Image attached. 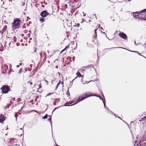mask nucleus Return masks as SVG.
<instances>
[{
  "label": "nucleus",
  "mask_w": 146,
  "mask_h": 146,
  "mask_svg": "<svg viewBox=\"0 0 146 146\" xmlns=\"http://www.w3.org/2000/svg\"><path fill=\"white\" fill-rule=\"evenodd\" d=\"M21 21L19 18H15L12 23V29L15 30L19 29L20 27Z\"/></svg>",
  "instance_id": "nucleus-1"
},
{
  "label": "nucleus",
  "mask_w": 146,
  "mask_h": 146,
  "mask_svg": "<svg viewBox=\"0 0 146 146\" xmlns=\"http://www.w3.org/2000/svg\"><path fill=\"white\" fill-rule=\"evenodd\" d=\"M90 96V94H88L87 93L84 94L82 95V96L79 97L78 98L77 101H76L75 103L72 104V105H74Z\"/></svg>",
  "instance_id": "nucleus-2"
},
{
  "label": "nucleus",
  "mask_w": 146,
  "mask_h": 146,
  "mask_svg": "<svg viewBox=\"0 0 146 146\" xmlns=\"http://www.w3.org/2000/svg\"><path fill=\"white\" fill-rule=\"evenodd\" d=\"M1 89L4 94L7 93L10 90V87L7 85H3Z\"/></svg>",
  "instance_id": "nucleus-3"
},
{
  "label": "nucleus",
  "mask_w": 146,
  "mask_h": 146,
  "mask_svg": "<svg viewBox=\"0 0 146 146\" xmlns=\"http://www.w3.org/2000/svg\"><path fill=\"white\" fill-rule=\"evenodd\" d=\"M146 12V9H143L140 11H137L133 13V15L134 17L135 18H138V19H140V13Z\"/></svg>",
  "instance_id": "nucleus-4"
},
{
  "label": "nucleus",
  "mask_w": 146,
  "mask_h": 146,
  "mask_svg": "<svg viewBox=\"0 0 146 146\" xmlns=\"http://www.w3.org/2000/svg\"><path fill=\"white\" fill-rule=\"evenodd\" d=\"M49 15L50 13L46 10L42 11L40 13V16L42 17H46Z\"/></svg>",
  "instance_id": "nucleus-5"
},
{
  "label": "nucleus",
  "mask_w": 146,
  "mask_h": 146,
  "mask_svg": "<svg viewBox=\"0 0 146 146\" xmlns=\"http://www.w3.org/2000/svg\"><path fill=\"white\" fill-rule=\"evenodd\" d=\"M119 36L125 40H127V35L123 32H120L119 34Z\"/></svg>",
  "instance_id": "nucleus-6"
},
{
  "label": "nucleus",
  "mask_w": 146,
  "mask_h": 146,
  "mask_svg": "<svg viewBox=\"0 0 146 146\" xmlns=\"http://www.w3.org/2000/svg\"><path fill=\"white\" fill-rule=\"evenodd\" d=\"M140 19H141V20H146V12L145 13H140Z\"/></svg>",
  "instance_id": "nucleus-7"
},
{
  "label": "nucleus",
  "mask_w": 146,
  "mask_h": 146,
  "mask_svg": "<svg viewBox=\"0 0 146 146\" xmlns=\"http://www.w3.org/2000/svg\"><path fill=\"white\" fill-rule=\"evenodd\" d=\"M6 117L3 114H1L0 115V123H3V121L5 119Z\"/></svg>",
  "instance_id": "nucleus-8"
},
{
  "label": "nucleus",
  "mask_w": 146,
  "mask_h": 146,
  "mask_svg": "<svg viewBox=\"0 0 146 146\" xmlns=\"http://www.w3.org/2000/svg\"><path fill=\"white\" fill-rule=\"evenodd\" d=\"M7 28V26L5 25L3 27L2 30V34H3L4 32L6 31Z\"/></svg>",
  "instance_id": "nucleus-9"
},
{
  "label": "nucleus",
  "mask_w": 146,
  "mask_h": 146,
  "mask_svg": "<svg viewBox=\"0 0 146 146\" xmlns=\"http://www.w3.org/2000/svg\"><path fill=\"white\" fill-rule=\"evenodd\" d=\"M86 68H88V69L90 68H94V69L96 70V69L94 68V66L92 64L88 65L87 66H86Z\"/></svg>",
  "instance_id": "nucleus-10"
},
{
  "label": "nucleus",
  "mask_w": 146,
  "mask_h": 146,
  "mask_svg": "<svg viewBox=\"0 0 146 146\" xmlns=\"http://www.w3.org/2000/svg\"><path fill=\"white\" fill-rule=\"evenodd\" d=\"M76 75L78 77H83V75H82L78 71L76 73Z\"/></svg>",
  "instance_id": "nucleus-11"
},
{
  "label": "nucleus",
  "mask_w": 146,
  "mask_h": 146,
  "mask_svg": "<svg viewBox=\"0 0 146 146\" xmlns=\"http://www.w3.org/2000/svg\"><path fill=\"white\" fill-rule=\"evenodd\" d=\"M14 138H11L10 139L9 141V144H11L12 143H14L13 142L14 141H13Z\"/></svg>",
  "instance_id": "nucleus-12"
},
{
  "label": "nucleus",
  "mask_w": 146,
  "mask_h": 146,
  "mask_svg": "<svg viewBox=\"0 0 146 146\" xmlns=\"http://www.w3.org/2000/svg\"><path fill=\"white\" fill-rule=\"evenodd\" d=\"M72 104V102H71L70 103H69L68 102H67L65 104L64 106H71Z\"/></svg>",
  "instance_id": "nucleus-13"
},
{
  "label": "nucleus",
  "mask_w": 146,
  "mask_h": 146,
  "mask_svg": "<svg viewBox=\"0 0 146 146\" xmlns=\"http://www.w3.org/2000/svg\"><path fill=\"white\" fill-rule=\"evenodd\" d=\"M127 50H128L131 52H137V53H138V54H139L141 56H143H143V55H140L138 53V52L137 51H132V50H128V49H127ZM144 57H145L144 56Z\"/></svg>",
  "instance_id": "nucleus-14"
},
{
  "label": "nucleus",
  "mask_w": 146,
  "mask_h": 146,
  "mask_svg": "<svg viewBox=\"0 0 146 146\" xmlns=\"http://www.w3.org/2000/svg\"><path fill=\"white\" fill-rule=\"evenodd\" d=\"M42 53H43V52L42 51V52L41 53H40V56L41 57V58H42ZM43 54H44L45 55V57L46 56V54L45 53V52H43Z\"/></svg>",
  "instance_id": "nucleus-15"
},
{
  "label": "nucleus",
  "mask_w": 146,
  "mask_h": 146,
  "mask_svg": "<svg viewBox=\"0 0 146 146\" xmlns=\"http://www.w3.org/2000/svg\"><path fill=\"white\" fill-rule=\"evenodd\" d=\"M18 114H21V113H19V112H18L17 113H15V117H16V120L17 119V117L18 116Z\"/></svg>",
  "instance_id": "nucleus-16"
},
{
  "label": "nucleus",
  "mask_w": 146,
  "mask_h": 146,
  "mask_svg": "<svg viewBox=\"0 0 146 146\" xmlns=\"http://www.w3.org/2000/svg\"><path fill=\"white\" fill-rule=\"evenodd\" d=\"M74 79H73L72 81H70V84H69V86L70 88L72 86L73 83V81Z\"/></svg>",
  "instance_id": "nucleus-17"
},
{
  "label": "nucleus",
  "mask_w": 146,
  "mask_h": 146,
  "mask_svg": "<svg viewBox=\"0 0 146 146\" xmlns=\"http://www.w3.org/2000/svg\"><path fill=\"white\" fill-rule=\"evenodd\" d=\"M40 21H41L42 22H43L44 21V19L43 18H42V17L40 18Z\"/></svg>",
  "instance_id": "nucleus-18"
},
{
  "label": "nucleus",
  "mask_w": 146,
  "mask_h": 146,
  "mask_svg": "<svg viewBox=\"0 0 146 146\" xmlns=\"http://www.w3.org/2000/svg\"><path fill=\"white\" fill-rule=\"evenodd\" d=\"M48 117V115L47 114H46L43 117L42 119H45L47 118Z\"/></svg>",
  "instance_id": "nucleus-19"
},
{
  "label": "nucleus",
  "mask_w": 146,
  "mask_h": 146,
  "mask_svg": "<svg viewBox=\"0 0 146 146\" xmlns=\"http://www.w3.org/2000/svg\"><path fill=\"white\" fill-rule=\"evenodd\" d=\"M86 67H85V66H83V67H82L81 68V70H82V71H85V70L84 69V68H86Z\"/></svg>",
  "instance_id": "nucleus-20"
},
{
  "label": "nucleus",
  "mask_w": 146,
  "mask_h": 146,
  "mask_svg": "<svg viewBox=\"0 0 146 146\" xmlns=\"http://www.w3.org/2000/svg\"><path fill=\"white\" fill-rule=\"evenodd\" d=\"M60 84V81L57 84V85L56 86V89H55V90H56L57 89V88L58 87V86Z\"/></svg>",
  "instance_id": "nucleus-21"
},
{
  "label": "nucleus",
  "mask_w": 146,
  "mask_h": 146,
  "mask_svg": "<svg viewBox=\"0 0 146 146\" xmlns=\"http://www.w3.org/2000/svg\"><path fill=\"white\" fill-rule=\"evenodd\" d=\"M81 81L82 82V84H84L85 83H86V82H86L84 81H83V78H82L81 79Z\"/></svg>",
  "instance_id": "nucleus-22"
},
{
  "label": "nucleus",
  "mask_w": 146,
  "mask_h": 146,
  "mask_svg": "<svg viewBox=\"0 0 146 146\" xmlns=\"http://www.w3.org/2000/svg\"><path fill=\"white\" fill-rule=\"evenodd\" d=\"M97 30H98V29H96L94 30V33H95V35L96 36H96H97L96 31Z\"/></svg>",
  "instance_id": "nucleus-23"
},
{
  "label": "nucleus",
  "mask_w": 146,
  "mask_h": 146,
  "mask_svg": "<svg viewBox=\"0 0 146 146\" xmlns=\"http://www.w3.org/2000/svg\"><path fill=\"white\" fill-rule=\"evenodd\" d=\"M102 102L104 104V106L106 105V101H105V99H104V100H102Z\"/></svg>",
  "instance_id": "nucleus-24"
},
{
  "label": "nucleus",
  "mask_w": 146,
  "mask_h": 146,
  "mask_svg": "<svg viewBox=\"0 0 146 146\" xmlns=\"http://www.w3.org/2000/svg\"><path fill=\"white\" fill-rule=\"evenodd\" d=\"M48 121H50V123H51V125L52 126V124H51V117H50V118H49L48 119Z\"/></svg>",
  "instance_id": "nucleus-25"
},
{
  "label": "nucleus",
  "mask_w": 146,
  "mask_h": 146,
  "mask_svg": "<svg viewBox=\"0 0 146 146\" xmlns=\"http://www.w3.org/2000/svg\"><path fill=\"white\" fill-rule=\"evenodd\" d=\"M69 48V47L68 46V45L67 46H66L65 47L64 49V50H65L66 49H67V48Z\"/></svg>",
  "instance_id": "nucleus-26"
},
{
  "label": "nucleus",
  "mask_w": 146,
  "mask_h": 146,
  "mask_svg": "<svg viewBox=\"0 0 146 146\" xmlns=\"http://www.w3.org/2000/svg\"><path fill=\"white\" fill-rule=\"evenodd\" d=\"M13 42L11 41L10 42V43L9 44V45H13Z\"/></svg>",
  "instance_id": "nucleus-27"
},
{
  "label": "nucleus",
  "mask_w": 146,
  "mask_h": 146,
  "mask_svg": "<svg viewBox=\"0 0 146 146\" xmlns=\"http://www.w3.org/2000/svg\"><path fill=\"white\" fill-rule=\"evenodd\" d=\"M14 38V41L15 42H16V37L15 36H14V38Z\"/></svg>",
  "instance_id": "nucleus-28"
},
{
  "label": "nucleus",
  "mask_w": 146,
  "mask_h": 146,
  "mask_svg": "<svg viewBox=\"0 0 146 146\" xmlns=\"http://www.w3.org/2000/svg\"><path fill=\"white\" fill-rule=\"evenodd\" d=\"M123 48V49H125V48H123L122 47H115L112 48Z\"/></svg>",
  "instance_id": "nucleus-29"
},
{
  "label": "nucleus",
  "mask_w": 146,
  "mask_h": 146,
  "mask_svg": "<svg viewBox=\"0 0 146 146\" xmlns=\"http://www.w3.org/2000/svg\"><path fill=\"white\" fill-rule=\"evenodd\" d=\"M136 143H137V142L136 141H135V144H134V146H135L136 145V146H139V145L138 144H137L136 145Z\"/></svg>",
  "instance_id": "nucleus-30"
},
{
  "label": "nucleus",
  "mask_w": 146,
  "mask_h": 146,
  "mask_svg": "<svg viewBox=\"0 0 146 146\" xmlns=\"http://www.w3.org/2000/svg\"><path fill=\"white\" fill-rule=\"evenodd\" d=\"M29 82H30V85H32L33 84V83L31 82H30V81H28V83H29Z\"/></svg>",
  "instance_id": "nucleus-31"
},
{
  "label": "nucleus",
  "mask_w": 146,
  "mask_h": 146,
  "mask_svg": "<svg viewBox=\"0 0 146 146\" xmlns=\"http://www.w3.org/2000/svg\"><path fill=\"white\" fill-rule=\"evenodd\" d=\"M37 49L36 48H34V51L35 52H36V51Z\"/></svg>",
  "instance_id": "nucleus-32"
},
{
  "label": "nucleus",
  "mask_w": 146,
  "mask_h": 146,
  "mask_svg": "<svg viewBox=\"0 0 146 146\" xmlns=\"http://www.w3.org/2000/svg\"><path fill=\"white\" fill-rule=\"evenodd\" d=\"M53 94V93H50V94H47V95H46V96H50V95L51 94Z\"/></svg>",
  "instance_id": "nucleus-33"
},
{
  "label": "nucleus",
  "mask_w": 146,
  "mask_h": 146,
  "mask_svg": "<svg viewBox=\"0 0 146 146\" xmlns=\"http://www.w3.org/2000/svg\"><path fill=\"white\" fill-rule=\"evenodd\" d=\"M106 108L107 109V110H109V111H110L111 113H113V112H112V111H111L110 110H109V109L108 108Z\"/></svg>",
  "instance_id": "nucleus-34"
},
{
  "label": "nucleus",
  "mask_w": 146,
  "mask_h": 146,
  "mask_svg": "<svg viewBox=\"0 0 146 146\" xmlns=\"http://www.w3.org/2000/svg\"><path fill=\"white\" fill-rule=\"evenodd\" d=\"M22 72V70L20 69L19 71V73H20Z\"/></svg>",
  "instance_id": "nucleus-35"
},
{
  "label": "nucleus",
  "mask_w": 146,
  "mask_h": 146,
  "mask_svg": "<svg viewBox=\"0 0 146 146\" xmlns=\"http://www.w3.org/2000/svg\"><path fill=\"white\" fill-rule=\"evenodd\" d=\"M82 13L84 14V15H84V16H86V14L84 12H82Z\"/></svg>",
  "instance_id": "nucleus-36"
},
{
  "label": "nucleus",
  "mask_w": 146,
  "mask_h": 146,
  "mask_svg": "<svg viewBox=\"0 0 146 146\" xmlns=\"http://www.w3.org/2000/svg\"><path fill=\"white\" fill-rule=\"evenodd\" d=\"M79 25H80V24L79 23H78L77 24L76 26L77 27H79Z\"/></svg>",
  "instance_id": "nucleus-37"
},
{
  "label": "nucleus",
  "mask_w": 146,
  "mask_h": 146,
  "mask_svg": "<svg viewBox=\"0 0 146 146\" xmlns=\"http://www.w3.org/2000/svg\"><path fill=\"white\" fill-rule=\"evenodd\" d=\"M39 88H41L42 86H41V85L40 84H39Z\"/></svg>",
  "instance_id": "nucleus-38"
},
{
  "label": "nucleus",
  "mask_w": 146,
  "mask_h": 146,
  "mask_svg": "<svg viewBox=\"0 0 146 146\" xmlns=\"http://www.w3.org/2000/svg\"><path fill=\"white\" fill-rule=\"evenodd\" d=\"M61 83V84H63V81H61V82H60V84Z\"/></svg>",
  "instance_id": "nucleus-39"
},
{
  "label": "nucleus",
  "mask_w": 146,
  "mask_h": 146,
  "mask_svg": "<svg viewBox=\"0 0 146 146\" xmlns=\"http://www.w3.org/2000/svg\"><path fill=\"white\" fill-rule=\"evenodd\" d=\"M45 81L46 82V83L47 84H48V82L46 80H45Z\"/></svg>",
  "instance_id": "nucleus-40"
},
{
  "label": "nucleus",
  "mask_w": 146,
  "mask_h": 146,
  "mask_svg": "<svg viewBox=\"0 0 146 146\" xmlns=\"http://www.w3.org/2000/svg\"><path fill=\"white\" fill-rule=\"evenodd\" d=\"M64 49H63V50H62L61 52V53L62 52L64 51Z\"/></svg>",
  "instance_id": "nucleus-41"
},
{
  "label": "nucleus",
  "mask_w": 146,
  "mask_h": 146,
  "mask_svg": "<svg viewBox=\"0 0 146 146\" xmlns=\"http://www.w3.org/2000/svg\"><path fill=\"white\" fill-rule=\"evenodd\" d=\"M19 44L17 43V46H19Z\"/></svg>",
  "instance_id": "nucleus-42"
},
{
  "label": "nucleus",
  "mask_w": 146,
  "mask_h": 146,
  "mask_svg": "<svg viewBox=\"0 0 146 146\" xmlns=\"http://www.w3.org/2000/svg\"><path fill=\"white\" fill-rule=\"evenodd\" d=\"M117 117H118V118H120V119H121V120H123V121L122 119H121L119 116H117Z\"/></svg>",
  "instance_id": "nucleus-43"
},
{
  "label": "nucleus",
  "mask_w": 146,
  "mask_h": 146,
  "mask_svg": "<svg viewBox=\"0 0 146 146\" xmlns=\"http://www.w3.org/2000/svg\"><path fill=\"white\" fill-rule=\"evenodd\" d=\"M56 108H55L54 109V110H53V112L56 110Z\"/></svg>",
  "instance_id": "nucleus-44"
},
{
  "label": "nucleus",
  "mask_w": 146,
  "mask_h": 146,
  "mask_svg": "<svg viewBox=\"0 0 146 146\" xmlns=\"http://www.w3.org/2000/svg\"><path fill=\"white\" fill-rule=\"evenodd\" d=\"M91 81H89V82H88L87 81H86V82H86V83H88L89 82H90Z\"/></svg>",
  "instance_id": "nucleus-45"
},
{
  "label": "nucleus",
  "mask_w": 146,
  "mask_h": 146,
  "mask_svg": "<svg viewBox=\"0 0 146 146\" xmlns=\"http://www.w3.org/2000/svg\"><path fill=\"white\" fill-rule=\"evenodd\" d=\"M104 108H107V107L106 106V105L104 106Z\"/></svg>",
  "instance_id": "nucleus-46"
},
{
  "label": "nucleus",
  "mask_w": 146,
  "mask_h": 146,
  "mask_svg": "<svg viewBox=\"0 0 146 146\" xmlns=\"http://www.w3.org/2000/svg\"><path fill=\"white\" fill-rule=\"evenodd\" d=\"M69 103H70L71 102H72V103H73V102H72V101H70L69 102H68Z\"/></svg>",
  "instance_id": "nucleus-47"
},
{
  "label": "nucleus",
  "mask_w": 146,
  "mask_h": 146,
  "mask_svg": "<svg viewBox=\"0 0 146 146\" xmlns=\"http://www.w3.org/2000/svg\"><path fill=\"white\" fill-rule=\"evenodd\" d=\"M100 100H103L102 99V98H101V97H100Z\"/></svg>",
  "instance_id": "nucleus-48"
},
{
  "label": "nucleus",
  "mask_w": 146,
  "mask_h": 146,
  "mask_svg": "<svg viewBox=\"0 0 146 146\" xmlns=\"http://www.w3.org/2000/svg\"><path fill=\"white\" fill-rule=\"evenodd\" d=\"M55 67L56 68H58V66H56Z\"/></svg>",
  "instance_id": "nucleus-49"
},
{
  "label": "nucleus",
  "mask_w": 146,
  "mask_h": 146,
  "mask_svg": "<svg viewBox=\"0 0 146 146\" xmlns=\"http://www.w3.org/2000/svg\"><path fill=\"white\" fill-rule=\"evenodd\" d=\"M113 114L115 116V117H116V115L115 113H113Z\"/></svg>",
  "instance_id": "nucleus-50"
},
{
  "label": "nucleus",
  "mask_w": 146,
  "mask_h": 146,
  "mask_svg": "<svg viewBox=\"0 0 146 146\" xmlns=\"http://www.w3.org/2000/svg\"><path fill=\"white\" fill-rule=\"evenodd\" d=\"M19 65H22V63H19Z\"/></svg>",
  "instance_id": "nucleus-51"
},
{
  "label": "nucleus",
  "mask_w": 146,
  "mask_h": 146,
  "mask_svg": "<svg viewBox=\"0 0 146 146\" xmlns=\"http://www.w3.org/2000/svg\"><path fill=\"white\" fill-rule=\"evenodd\" d=\"M48 62L49 63H50V62L48 60Z\"/></svg>",
  "instance_id": "nucleus-52"
},
{
  "label": "nucleus",
  "mask_w": 146,
  "mask_h": 146,
  "mask_svg": "<svg viewBox=\"0 0 146 146\" xmlns=\"http://www.w3.org/2000/svg\"><path fill=\"white\" fill-rule=\"evenodd\" d=\"M17 67H19V65H18L17 66Z\"/></svg>",
  "instance_id": "nucleus-53"
},
{
  "label": "nucleus",
  "mask_w": 146,
  "mask_h": 146,
  "mask_svg": "<svg viewBox=\"0 0 146 146\" xmlns=\"http://www.w3.org/2000/svg\"><path fill=\"white\" fill-rule=\"evenodd\" d=\"M106 36V37L107 38H108L109 40H110V39H109V38L108 37Z\"/></svg>",
  "instance_id": "nucleus-54"
},
{
  "label": "nucleus",
  "mask_w": 146,
  "mask_h": 146,
  "mask_svg": "<svg viewBox=\"0 0 146 146\" xmlns=\"http://www.w3.org/2000/svg\"><path fill=\"white\" fill-rule=\"evenodd\" d=\"M102 33H103L105 34V32H103L102 31Z\"/></svg>",
  "instance_id": "nucleus-55"
},
{
  "label": "nucleus",
  "mask_w": 146,
  "mask_h": 146,
  "mask_svg": "<svg viewBox=\"0 0 146 146\" xmlns=\"http://www.w3.org/2000/svg\"><path fill=\"white\" fill-rule=\"evenodd\" d=\"M20 129L21 130H22V129H23L22 128H20Z\"/></svg>",
  "instance_id": "nucleus-56"
},
{
  "label": "nucleus",
  "mask_w": 146,
  "mask_h": 146,
  "mask_svg": "<svg viewBox=\"0 0 146 146\" xmlns=\"http://www.w3.org/2000/svg\"><path fill=\"white\" fill-rule=\"evenodd\" d=\"M100 29H102V27H101L100 28Z\"/></svg>",
  "instance_id": "nucleus-57"
},
{
  "label": "nucleus",
  "mask_w": 146,
  "mask_h": 146,
  "mask_svg": "<svg viewBox=\"0 0 146 146\" xmlns=\"http://www.w3.org/2000/svg\"><path fill=\"white\" fill-rule=\"evenodd\" d=\"M9 47H10V46H9L8 47V50H9Z\"/></svg>",
  "instance_id": "nucleus-58"
},
{
  "label": "nucleus",
  "mask_w": 146,
  "mask_h": 146,
  "mask_svg": "<svg viewBox=\"0 0 146 146\" xmlns=\"http://www.w3.org/2000/svg\"><path fill=\"white\" fill-rule=\"evenodd\" d=\"M133 122H133V121H131V123H133Z\"/></svg>",
  "instance_id": "nucleus-59"
},
{
  "label": "nucleus",
  "mask_w": 146,
  "mask_h": 146,
  "mask_svg": "<svg viewBox=\"0 0 146 146\" xmlns=\"http://www.w3.org/2000/svg\"><path fill=\"white\" fill-rule=\"evenodd\" d=\"M134 43H135V44H136V42H135H135H134Z\"/></svg>",
  "instance_id": "nucleus-60"
},
{
  "label": "nucleus",
  "mask_w": 146,
  "mask_h": 146,
  "mask_svg": "<svg viewBox=\"0 0 146 146\" xmlns=\"http://www.w3.org/2000/svg\"><path fill=\"white\" fill-rule=\"evenodd\" d=\"M131 0H128V1H131Z\"/></svg>",
  "instance_id": "nucleus-61"
},
{
  "label": "nucleus",
  "mask_w": 146,
  "mask_h": 146,
  "mask_svg": "<svg viewBox=\"0 0 146 146\" xmlns=\"http://www.w3.org/2000/svg\"><path fill=\"white\" fill-rule=\"evenodd\" d=\"M23 108V107H22V108H21V110L22 109V108Z\"/></svg>",
  "instance_id": "nucleus-62"
},
{
  "label": "nucleus",
  "mask_w": 146,
  "mask_h": 146,
  "mask_svg": "<svg viewBox=\"0 0 146 146\" xmlns=\"http://www.w3.org/2000/svg\"><path fill=\"white\" fill-rule=\"evenodd\" d=\"M58 73V74L60 75V73Z\"/></svg>",
  "instance_id": "nucleus-63"
},
{
  "label": "nucleus",
  "mask_w": 146,
  "mask_h": 146,
  "mask_svg": "<svg viewBox=\"0 0 146 146\" xmlns=\"http://www.w3.org/2000/svg\"><path fill=\"white\" fill-rule=\"evenodd\" d=\"M52 56V55H50V57H51Z\"/></svg>",
  "instance_id": "nucleus-64"
}]
</instances>
